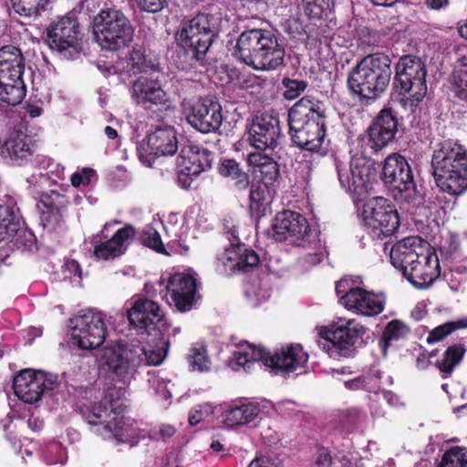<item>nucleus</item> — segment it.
<instances>
[{"mask_svg":"<svg viewBox=\"0 0 467 467\" xmlns=\"http://www.w3.org/2000/svg\"><path fill=\"white\" fill-rule=\"evenodd\" d=\"M168 349L169 341L163 338L146 345L136 339L117 340L102 348L98 363L103 389L95 386L86 389L78 404L94 433L130 446L147 438L146 424L121 415L127 387L146 367L161 365Z\"/></svg>","mask_w":467,"mask_h":467,"instance_id":"nucleus-1","label":"nucleus"},{"mask_svg":"<svg viewBox=\"0 0 467 467\" xmlns=\"http://www.w3.org/2000/svg\"><path fill=\"white\" fill-rule=\"evenodd\" d=\"M35 171L26 179L28 190L39 197L40 203L47 208L42 212L41 220L48 231H59L64 227L62 209L66 198L55 190H48L64 178V167L45 155L34 159Z\"/></svg>","mask_w":467,"mask_h":467,"instance_id":"nucleus-2","label":"nucleus"},{"mask_svg":"<svg viewBox=\"0 0 467 467\" xmlns=\"http://www.w3.org/2000/svg\"><path fill=\"white\" fill-rule=\"evenodd\" d=\"M391 265L416 288L430 287L441 275V265L435 252H424L422 240L409 236L395 244L390 250Z\"/></svg>","mask_w":467,"mask_h":467,"instance_id":"nucleus-3","label":"nucleus"},{"mask_svg":"<svg viewBox=\"0 0 467 467\" xmlns=\"http://www.w3.org/2000/svg\"><path fill=\"white\" fill-rule=\"evenodd\" d=\"M308 360V355L299 344L283 347L274 353L261 346L248 342L238 345L228 361L229 367L235 371L241 369L249 372L257 367H266L275 373H292L303 369Z\"/></svg>","mask_w":467,"mask_h":467,"instance_id":"nucleus-4","label":"nucleus"},{"mask_svg":"<svg viewBox=\"0 0 467 467\" xmlns=\"http://www.w3.org/2000/svg\"><path fill=\"white\" fill-rule=\"evenodd\" d=\"M431 173L443 192L459 196L467 190V150L453 140H444L433 146Z\"/></svg>","mask_w":467,"mask_h":467,"instance_id":"nucleus-5","label":"nucleus"},{"mask_svg":"<svg viewBox=\"0 0 467 467\" xmlns=\"http://www.w3.org/2000/svg\"><path fill=\"white\" fill-rule=\"evenodd\" d=\"M285 48L271 31L249 29L236 40L234 55L255 70H277L284 66Z\"/></svg>","mask_w":467,"mask_h":467,"instance_id":"nucleus-6","label":"nucleus"},{"mask_svg":"<svg viewBox=\"0 0 467 467\" xmlns=\"http://www.w3.org/2000/svg\"><path fill=\"white\" fill-rule=\"evenodd\" d=\"M324 112L318 101L304 97L289 110L288 125L291 140L298 148L317 151L326 139Z\"/></svg>","mask_w":467,"mask_h":467,"instance_id":"nucleus-7","label":"nucleus"},{"mask_svg":"<svg viewBox=\"0 0 467 467\" xmlns=\"http://www.w3.org/2000/svg\"><path fill=\"white\" fill-rule=\"evenodd\" d=\"M335 167L340 187L352 198L356 205L366 200L373 190L376 171L368 148L365 152L351 151L348 160L335 159Z\"/></svg>","mask_w":467,"mask_h":467,"instance_id":"nucleus-8","label":"nucleus"},{"mask_svg":"<svg viewBox=\"0 0 467 467\" xmlns=\"http://www.w3.org/2000/svg\"><path fill=\"white\" fill-rule=\"evenodd\" d=\"M391 61L384 54H374L364 57L349 73V89L364 99H375L388 87Z\"/></svg>","mask_w":467,"mask_h":467,"instance_id":"nucleus-9","label":"nucleus"},{"mask_svg":"<svg viewBox=\"0 0 467 467\" xmlns=\"http://www.w3.org/2000/svg\"><path fill=\"white\" fill-rule=\"evenodd\" d=\"M217 34V18L211 14L199 13L182 24L176 38L192 59L202 63Z\"/></svg>","mask_w":467,"mask_h":467,"instance_id":"nucleus-10","label":"nucleus"},{"mask_svg":"<svg viewBox=\"0 0 467 467\" xmlns=\"http://www.w3.org/2000/svg\"><path fill=\"white\" fill-rule=\"evenodd\" d=\"M427 70L424 63L416 57L405 56L396 66L395 86L400 89L403 108L411 113L427 93Z\"/></svg>","mask_w":467,"mask_h":467,"instance_id":"nucleus-11","label":"nucleus"},{"mask_svg":"<svg viewBox=\"0 0 467 467\" xmlns=\"http://www.w3.org/2000/svg\"><path fill=\"white\" fill-rule=\"evenodd\" d=\"M93 33L103 49L118 50L128 46L133 28L126 16L118 9H103L93 19Z\"/></svg>","mask_w":467,"mask_h":467,"instance_id":"nucleus-12","label":"nucleus"},{"mask_svg":"<svg viewBox=\"0 0 467 467\" xmlns=\"http://www.w3.org/2000/svg\"><path fill=\"white\" fill-rule=\"evenodd\" d=\"M381 179L396 202L410 204L418 200L419 192L411 168L400 153H392L385 159Z\"/></svg>","mask_w":467,"mask_h":467,"instance_id":"nucleus-13","label":"nucleus"},{"mask_svg":"<svg viewBox=\"0 0 467 467\" xmlns=\"http://www.w3.org/2000/svg\"><path fill=\"white\" fill-rule=\"evenodd\" d=\"M358 211L367 234L373 240L391 236L400 226L397 209L383 197L369 199Z\"/></svg>","mask_w":467,"mask_h":467,"instance_id":"nucleus-14","label":"nucleus"},{"mask_svg":"<svg viewBox=\"0 0 467 467\" xmlns=\"http://www.w3.org/2000/svg\"><path fill=\"white\" fill-rule=\"evenodd\" d=\"M268 234L277 242L288 241L293 245H318L319 232L312 228L308 221L299 213L285 210L273 220Z\"/></svg>","mask_w":467,"mask_h":467,"instance_id":"nucleus-15","label":"nucleus"},{"mask_svg":"<svg viewBox=\"0 0 467 467\" xmlns=\"http://www.w3.org/2000/svg\"><path fill=\"white\" fill-rule=\"evenodd\" d=\"M336 294L339 303L348 311L365 317H376L383 312L386 297L382 293H375L355 286L351 278H342L336 283Z\"/></svg>","mask_w":467,"mask_h":467,"instance_id":"nucleus-16","label":"nucleus"},{"mask_svg":"<svg viewBox=\"0 0 467 467\" xmlns=\"http://www.w3.org/2000/svg\"><path fill=\"white\" fill-rule=\"evenodd\" d=\"M106 316L99 311L88 310L69 319L72 345L91 350L101 346L108 335Z\"/></svg>","mask_w":467,"mask_h":467,"instance_id":"nucleus-17","label":"nucleus"},{"mask_svg":"<svg viewBox=\"0 0 467 467\" xmlns=\"http://www.w3.org/2000/svg\"><path fill=\"white\" fill-rule=\"evenodd\" d=\"M274 405L265 399L237 398L225 404L222 422L228 429L256 427L264 416L270 415Z\"/></svg>","mask_w":467,"mask_h":467,"instance_id":"nucleus-18","label":"nucleus"},{"mask_svg":"<svg viewBox=\"0 0 467 467\" xmlns=\"http://www.w3.org/2000/svg\"><path fill=\"white\" fill-rule=\"evenodd\" d=\"M58 386L57 376L30 368L20 371L13 381L15 394L25 403H36Z\"/></svg>","mask_w":467,"mask_h":467,"instance_id":"nucleus-19","label":"nucleus"},{"mask_svg":"<svg viewBox=\"0 0 467 467\" xmlns=\"http://www.w3.org/2000/svg\"><path fill=\"white\" fill-rule=\"evenodd\" d=\"M48 47L66 58L80 52V31L74 15H67L51 24L47 30Z\"/></svg>","mask_w":467,"mask_h":467,"instance_id":"nucleus-20","label":"nucleus"},{"mask_svg":"<svg viewBox=\"0 0 467 467\" xmlns=\"http://www.w3.org/2000/svg\"><path fill=\"white\" fill-rule=\"evenodd\" d=\"M118 223H106L101 233L93 235L90 240L86 241L88 249L93 253L98 260H110L120 256L127 250L130 241L135 234V230L131 225H126L119 229L110 238L104 234L111 225Z\"/></svg>","mask_w":467,"mask_h":467,"instance_id":"nucleus-21","label":"nucleus"},{"mask_svg":"<svg viewBox=\"0 0 467 467\" xmlns=\"http://www.w3.org/2000/svg\"><path fill=\"white\" fill-rule=\"evenodd\" d=\"M160 287H165L163 297L171 306H174L180 312L192 309L196 299V279L191 273H175L165 283L161 278L158 283Z\"/></svg>","mask_w":467,"mask_h":467,"instance_id":"nucleus-22","label":"nucleus"},{"mask_svg":"<svg viewBox=\"0 0 467 467\" xmlns=\"http://www.w3.org/2000/svg\"><path fill=\"white\" fill-rule=\"evenodd\" d=\"M397 127L398 121L392 111L382 109L367 132L358 138V148L364 153L367 147L368 156L380 150L395 138Z\"/></svg>","mask_w":467,"mask_h":467,"instance_id":"nucleus-23","label":"nucleus"},{"mask_svg":"<svg viewBox=\"0 0 467 467\" xmlns=\"http://www.w3.org/2000/svg\"><path fill=\"white\" fill-rule=\"evenodd\" d=\"M366 328L354 318L338 317L320 332L322 337L347 357L353 347L362 341Z\"/></svg>","mask_w":467,"mask_h":467,"instance_id":"nucleus-24","label":"nucleus"},{"mask_svg":"<svg viewBox=\"0 0 467 467\" xmlns=\"http://www.w3.org/2000/svg\"><path fill=\"white\" fill-rule=\"evenodd\" d=\"M213 160V153L199 145L184 146L177 158V165L180 168L178 179L182 186L190 187L192 179L211 168Z\"/></svg>","mask_w":467,"mask_h":467,"instance_id":"nucleus-25","label":"nucleus"},{"mask_svg":"<svg viewBox=\"0 0 467 467\" xmlns=\"http://www.w3.org/2000/svg\"><path fill=\"white\" fill-rule=\"evenodd\" d=\"M279 119L274 114H262L253 119L248 130V141L258 150H273L281 140Z\"/></svg>","mask_w":467,"mask_h":467,"instance_id":"nucleus-26","label":"nucleus"},{"mask_svg":"<svg viewBox=\"0 0 467 467\" xmlns=\"http://www.w3.org/2000/svg\"><path fill=\"white\" fill-rule=\"evenodd\" d=\"M188 123L202 133L217 130L223 120L221 106L208 99L193 102L186 111Z\"/></svg>","mask_w":467,"mask_h":467,"instance_id":"nucleus-27","label":"nucleus"},{"mask_svg":"<svg viewBox=\"0 0 467 467\" xmlns=\"http://www.w3.org/2000/svg\"><path fill=\"white\" fill-rule=\"evenodd\" d=\"M130 324L138 330L158 329L165 326L164 313L158 303L147 298L137 299L127 312Z\"/></svg>","mask_w":467,"mask_h":467,"instance_id":"nucleus-28","label":"nucleus"},{"mask_svg":"<svg viewBox=\"0 0 467 467\" xmlns=\"http://www.w3.org/2000/svg\"><path fill=\"white\" fill-rule=\"evenodd\" d=\"M131 99L137 105L150 108L153 105H164L167 102V94L157 78L140 76L133 81Z\"/></svg>","mask_w":467,"mask_h":467,"instance_id":"nucleus-29","label":"nucleus"},{"mask_svg":"<svg viewBox=\"0 0 467 467\" xmlns=\"http://www.w3.org/2000/svg\"><path fill=\"white\" fill-rule=\"evenodd\" d=\"M1 155L13 163L23 165L32 156V139L21 130L11 131L0 147Z\"/></svg>","mask_w":467,"mask_h":467,"instance_id":"nucleus-30","label":"nucleus"},{"mask_svg":"<svg viewBox=\"0 0 467 467\" xmlns=\"http://www.w3.org/2000/svg\"><path fill=\"white\" fill-rule=\"evenodd\" d=\"M147 145L150 155L171 156L178 150V139L172 127L158 128L148 135Z\"/></svg>","mask_w":467,"mask_h":467,"instance_id":"nucleus-31","label":"nucleus"},{"mask_svg":"<svg viewBox=\"0 0 467 467\" xmlns=\"http://www.w3.org/2000/svg\"><path fill=\"white\" fill-rule=\"evenodd\" d=\"M5 197V204L0 205V240L19 234L24 224L16 202L9 195Z\"/></svg>","mask_w":467,"mask_h":467,"instance_id":"nucleus-32","label":"nucleus"},{"mask_svg":"<svg viewBox=\"0 0 467 467\" xmlns=\"http://www.w3.org/2000/svg\"><path fill=\"white\" fill-rule=\"evenodd\" d=\"M22 76H0L1 102L9 106H16L21 103L26 93Z\"/></svg>","mask_w":467,"mask_h":467,"instance_id":"nucleus-33","label":"nucleus"},{"mask_svg":"<svg viewBox=\"0 0 467 467\" xmlns=\"http://www.w3.org/2000/svg\"><path fill=\"white\" fill-rule=\"evenodd\" d=\"M25 69L21 50L14 46L0 48V76H20Z\"/></svg>","mask_w":467,"mask_h":467,"instance_id":"nucleus-34","label":"nucleus"},{"mask_svg":"<svg viewBox=\"0 0 467 467\" xmlns=\"http://www.w3.org/2000/svg\"><path fill=\"white\" fill-rule=\"evenodd\" d=\"M249 208L253 216H265L271 212L273 196L266 184H253L249 195Z\"/></svg>","mask_w":467,"mask_h":467,"instance_id":"nucleus-35","label":"nucleus"},{"mask_svg":"<svg viewBox=\"0 0 467 467\" xmlns=\"http://www.w3.org/2000/svg\"><path fill=\"white\" fill-rule=\"evenodd\" d=\"M247 161L251 166L258 168L262 180L261 184H273L279 175L277 163L266 153L252 152L248 154Z\"/></svg>","mask_w":467,"mask_h":467,"instance_id":"nucleus-36","label":"nucleus"},{"mask_svg":"<svg viewBox=\"0 0 467 467\" xmlns=\"http://www.w3.org/2000/svg\"><path fill=\"white\" fill-rule=\"evenodd\" d=\"M271 286L268 277H255L244 285V296L252 307H257L271 296Z\"/></svg>","mask_w":467,"mask_h":467,"instance_id":"nucleus-37","label":"nucleus"},{"mask_svg":"<svg viewBox=\"0 0 467 467\" xmlns=\"http://www.w3.org/2000/svg\"><path fill=\"white\" fill-rule=\"evenodd\" d=\"M451 91L460 101L467 104V56L457 59V67L451 76Z\"/></svg>","mask_w":467,"mask_h":467,"instance_id":"nucleus-38","label":"nucleus"},{"mask_svg":"<svg viewBox=\"0 0 467 467\" xmlns=\"http://www.w3.org/2000/svg\"><path fill=\"white\" fill-rule=\"evenodd\" d=\"M188 213L182 216L178 213L169 214L163 224L166 234L172 238V242H184L190 229Z\"/></svg>","mask_w":467,"mask_h":467,"instance_id":"nucleus-39","label":"nucleus"},{"mask_svg":"<svg viewBox=\"0 0 467 467\" xmlns=\"http://www.w3.org/2000/svg\"><path fill=\"white\" fill-rule=\"evenodd\" d=\"M334 5V0H302L305 15L313 20L329 19Z\"/></svg>","mask_w":467,"mask_h":467,"instance_id":"nucleus-40","label":"nucleus"},{"mask_svg":"<svg viewBox=\"0 0 467 467\" xmlns=\"http://www.w3.org/2000/svg\"><path fill=\"white\" fill-rule=\"evenodd\" d=\"M155 67L154 61L146 55V50L142 47H133L130 51L126 69L130 74H137L147 72L149 69H153Z\"/></svg>","mask_w":467,"mask_h":467,"instance_id":"nucleus-41","label":"nucleus"},{"mask_svg":"<svg viewBox=\"0 0 467 467\" xmlns=\"http://www.w3.org/2000/svg\"><path fill=\"white\" fill-rule=\"evenodd\" d=\"M219 173L233 180L238 190H244L249 185L248 175L240 169L239 164L234 160H223L220 164Z\"/></svg>","mask_w":467,"mask_h":467,"instance_id":"nucleus-42","label":"nucleus"},{"mask_svg":"<svg viewBox=\"0 0 467 467\" xmlns=\"http://www.w3.org/2000/svg\"><path fill=\"white\" fill-rule=\"evenodd\" d=\"M188 362L192 371L208 372L212 368V361L207 355V349L200 343H196L191 348Z\"/></svg>","mask_w":467,"mask_h":467,"instance_id":"nucleus-43","label":"nucleus"},{"mask_svg":"<svg viewBox=\"0 0 467 467\" xmlns=\"http://www.w3.org/2000/svg\"><path fill=\"white\" fill-rule=\"evenodd\" d=\"M239 243H232L230 247L217 256L216 270L221 275H229L236 271V260L238 259Z\"/></svg>","mask_w":467,"mask_h":467,"instance_id":"nucleus-44","label":"nucleus"},{"mask_svg":"<svg viewBox=\"0 0 467 467\" xmlns=\"http://www.w3.org/2000/svg\"><path fill=\"white\" fill-rule=\"evenodd\" d=\"M42 458L48 467H61L67 462L65 448L58 441L47 443L42 450Z\"/></svg>","mask_w":467,"mask_h":467,"instance_id":"nucleus-45","label":"nucleus"},{"mask_svg":"<svg viewBox=\"0 0 467 467\" xmlns=\"http://www.w3.org/2000/svg\"><path fill=\"white\" fill-rule=\"evenodd\" d=\"M464 353L465 348L462 345L449 347L444 352L442 359L437 362V366L441 372L451 374L455 366L462 359Z\"/></svg>","mask_w":467,"mask_h":467,"instance_id":"nucleus-46","label":"nucleus"},{"mask_svg":"<svg viewBox=\"0 0 467 467\" xmlns=\"http://www.w3.org/2000/svg\"><path fill=\"white\" fill-rule=\"evenodd\" d=\"M438 467H467V449L456 446L447 450Z\"/></svg>","mask_w":467,"mask_h":467,"instance_id":"nucleus-47","label":"nucleus"},{"mask_svg":"<svg viewBox=\"0 0 467 467\" xmlns=\"http://www.w3.org/2000/svg\"><path fill=\"white\" fill-rule=\"evenodd\" d=\"M409 327L400 320H392L385 327L382 335L384 349L393 341L405 338L410 334Z\"/></svg>","mask_w":467,"mask_h":467,"instance_id":"nucleus-48","label":"nucleus"},{"mask_svg":"<svg viewBox=\"0 0 467 467\" xmlns=\"http://www.w3.org/2000/svg\"><path fill=\"white\" fill-rule=\"evenodd\" d=\"M140 243L157 253L167 254L159 232L152 225H145L139 233Z\"/></svg>","mask_w":467,"mask_h":467,"instance_id":"nucleus-49","label":"nucleus"},{"mask_svg":"<svg viewBox=\"0 0 467 467\" xmlns=\"http://www.w3.org/2000/svg\"><path fill=\"white\" fill-rule=\"evenodd\" d=\"M363 379L367 381L364 383V389L375 394H379V390L392 384V378L389 375L383 377V373L379 370H371L364 374Z\"/></svg>","mask_w":467,"mask_h":467,"instance_id":"nucleus-50","label":"nucleus"},{"mask_svg":"<svg viewBox=\"0 0 467 467\" xmlns=\"http://www.w3.org/2000/svg\"><path fill=\"white\" fill-rule=\"evenodd\" d=\"M216 410L213 402H203L193 406L188 413V421L192 426H195L208 418L212 417Z\"/></svg>","mask_w":467,"mask_h":467,"instance_id":"nucleus-51","label":"nucleus"},{"mask_svg":"<svg viewBox=\"0 0 467 467\" xmlns=\"http://www.w3.org/2000/svg\"><path fill=\"white\" fill-rule=\"evenodd\" d=\"M296 246L302 247L306 250V254L300 256L298 263L304 269L319 264L323 259L322 244L318 238V245L312 247L310 244H297Z\"/></svg>","mask_w":467,"mask_h":467,"instance_id":"nucleus-52","label":"nucleus"},{"mask_svg":"<svg viewBox=\"0 0 467 467\" xmlns=\"http://www.w3.org/2000/svg\"><path fill=\"white\" fill-rule=\"evenodd\" d=\"M240 253H238V259L236 260V271H248L259 263L258 254L252 249L247 248L244 244H239Z\"/></svg>","mask_w":467,"mask_h":467,"instance_id":"nucleus-53","label":"nucleus"},{"mask_svg":"<svg viewBox=\"0 0 467 467\" xmlns=\"http://www.w3.org/2000/svg\"><path fill=\"white\" fill-rule=\"evenodd\" d=\"M10 15L17 14L21 16L30 17L37 13L40 0H10Z\"/></svg>","mask_w":467,"mask_h":467,"instance_id":"nucleus-54","label":"nucleus"},{"mask_svg":"<svg viewBox=\"0 0 467 467\" xmlns=\"http://www.w3.org/2000/svg\"><path fill=\"white\" fill-rule=\"evenodd\" d=\"M61 274L63 275V280H68L74 286L80 285L82 271L79 264L76 260H66L61 267Z\"/></svg>","mask_w":467,"mask_h":467,"instance_id":"nucleus-55","label":"nucleus"},{"mask_svg":"<svg viewBox=\"0 0 467 467\" xmlns=\"http://www.w3.org/2000/svg\"><path fill=\"white\" fill-rule=\"evenodd\" d=\"M283 85L285 88L284 96L286 99H295L306 89L307 84L304 80L284 78Z\"/></svg>","mask_w":467,"mask_h":467,"instance_id":"nucleus-56","label":"nucleus"},{"mask_svg":"<svg viewBox=\"0 0 467 467\" xmlns=\"http://www.w3.org/2000/svg\"><path fill=\"white\" fill-rule=\"evenodd\" d=\"M176 432V429L174 426L171 424H161L158 427L149 430V434L147 437H149L151 440H161L163 441H168L170 438H171Z\"/></svg>","mask_w":467,"mask_h":467,"instance_id":"nucleus-57","label":"nucleus"},{"mask_svg":"<svg viewBox=\"0 0 467 467\" xmlns=\"http://www.w3.org/2000/svg\"><path fill=\"white\" fill-rule=\"evenodd\" d=\"M95 175V171L90 168H84L80 172H75L71 176V183L74 187L80 185L87 186L91 182L92 177Z\"/></svg>","mask_w":467,"mask_h":467,"instance_id":"nucleus-58","label":"nucleus"},{"mask_svg":"<svg viewBox=\"0 0 467 467\" xmlns=\"http://www.w3.org/2000/svg\"><path fill=\"white\" fill-rule=\"evenodd\" d=\"M451 333V328L450 327L448 322L438 326L433 330H431L427 337V342L429 344H432L435 342H439L442 340L446 336Z\"/></svg>","mask_w":467,"mask_h":467,"instance_id":"nucleus-59","label":"nucleus"},{"mask_svg":"<svg viewBox=\"0 0 467 467\" xmlns=\"http://www.w3.org/2000/svg\"><path fill=\"white\" fill-rule=\"evenodd\" d=\"M149 383L154 388L155 391L160 393L163 399H169L171 397V391L168 389L169 380L160 379L159 377L152 376L148 379Z\"/></svg>","mask_w":467,"mask_h":467,"instance_id":"nucleus-60","label":"nucleus"},{"mask_svg":"<svg viewBox=\"0 0 467 467\" xmlns=\"http://www.w3.org/2000/svg\"><path fill=\"white\" fill-rule=\"evenodd\" d=\"M136 5L143 11L157 13L163 8L164 0H134Z\"/></svg>","mask_w":467,"mask_h":467,"instance_id":"nucleus-61","label":"nucleus"},{"mask_svg":"<svg viewBox=\"0 0 467 467\" xmlns=\"http://www.w3.org/2000/svg\"><path fill=\"white\" fill-rule=\"evenodd\" d=\"M273 405H274V408H273L272 411H276L283 415L290 414L291 412L296 410V407L295 402H293L291 400H283V401L277 402L276 404L273 403Z\"/></svg>","mask_w":467,"mask_h":467,"instance_id":"nucleus-62","label":"nucleus"},{"mask_svg":"<svg viewBox=\"0 0 467 467\" xmlns=\"http://www.w3.org/2000/svg\"><path fill=\"white\" fill-rule=\"evenodd\" d=\"M316 463L319 467H329L332 463V457L325 448L318 450Z\"/></svg>","mask_w":467,"mask_h":467,"instance_id":"nucleus-63","label":"nucleus"},{"mask_svg":"<svg viewBox=\"0 0 467 467\" xmlns=\"http://www.w3.org/2000/svg\"><path fill=\"white\" fill-rule=\"evenodd\" d=\"M248 467H279V465L272 463L267 457H259L253 460Z\"/></svg>","mask_w":467,"mask_h":467,"instance_id":"nucleus-64","label":"nucleus"}]
</instances>
